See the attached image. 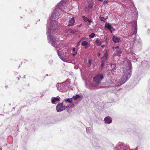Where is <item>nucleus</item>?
<instances>
[{
    "label": "nucleus",
    "instance_id": "nucleus-13",
    "mask_svg": "<svg viewBox=\"0 0 150 150\" xmlns=\"http://www.w3.org/2000/svg\"><path fill=\"white\" fill-rule=\"evenodd\" d=\"M105 27L108 29L111 33L112 32V29H113V27L108 23H105Z\"/></svg>",
    "mask_w": 150,
    "mask_h": 150
},
{
    "label": "nucleus",
    "instance_id": "nucleus-18",
    "mask_svg": "<svg viewBox=\"0 0 150 150\" xmlns=\"http://www.w3.org/2000/svg\"><path fill=\"white\" fill-rule=\"evenodd\" d=\"M95 42L97 46H100L102 44V42L98 39H97L95 40Z\"/></svg>",
    "mask_w": 150,
    "mask_h": 150
},
{
    "label": "nucleus",
    "instance_id": "nucleus-15",
    "mask_svg": "<svg viewBox=\"0 0 150 150\" xmlns=\"http://www.w3.org/2000/svg\"><path fill=\"white\" fill-rule=\"evenodd\" d=\"M75 22V20L74 18H71L69 20L68 25L69 26H72Z\"/></svg>",
    "mask_w": 150,
    "mask_h": 150
},
{
    "label": "nucleus",
    "instance_id": "nucleus-25",
    "mask_svg": "<svg viewBox=\"0 0 150 150\" xmlns=\"http://www.w3.org/2000/svg\"><path fill=\"white\" fill-rule=\"evenodd\" d=\"M82 18L83 21L85 22L88 21V19L85 16H83Z\"/></svg>",
    "mask_w": 150,
    "mask_h": 150
},
{
    "label": "nucleus",
    "instance_id": "nucleus-22",
    "mask_svg": "<svg viewBox=\"0 0 150 150\" xmlns=\"http://www.w3.org/2000/svg\"><path fill=\"white\" fill-rule=\"evenodd\" d=\"M87 1L88 4H90L91 5H93L94 3L93 0H88Z\"/></svg>",
    "mask_w": 150,
    "mask_h": 150
},
{
    "label": "nucleus",
    "instance_id": "nucleus-26",
    "mask_svg": "<svg viewBox=\"0 0 150 150\" xmlns=\"http://www.w3.org/2000/svg\"><path fill=\"white\" fill-rule=\"evenodd\" d=\"M88 7L90 9H91L93 8V5L88 4Z\"/></svg>",
    "mask_w": 150,
    "mask_h": 150
},
{
    "label": "nucleus",
    "instance_id": "nucleus-30",
    "mask_svg": "<svg viewBox=\"0 0 150 150\" xmlns=\"http://www.w3.org/2000/svg\"><path fill=\"white\" fill-rule=\"evenodd\" d=\"M104 20H105V19L103 17H101V18H100V20L101 21H104Z\"/></svg>",
    "mask_w": 150,
    "mask_h": 150
},
{
    "label": "nucleus",
    "instance_id": "nucleus-1",
    "mask_svg": "<svg viewBox=\"0 0 150 150\" xmlns=\"http://www.w3.org/2000/svg\"><path fill=\"white\" fill-rule=\"evenodd\" d=\"M67 1L68 0H62L54 8L53 12L50 16V19L47 21L46 34L48 42L55 47L59 58L64 62H69L67 56L64 55L62 51V48L64 47L62 45L61 46V45L56 46L59 42V39L54 36L51 35L52 34H57L56 30L57 23L54 20L57 19L61 14H63L64 12H68L72 8L71 6L69 8V6L67 7V6H68Z\"/></svg>",
    "mask_w": 150,
    "mask_h": 150
},
{
    "label": "nucleus",
    "instance_id": "nucleus-17",
    "mask_svg": "<svg viewBox=\"0 0 150 150\" xmlns=\"http://www.w3.org/2000/svg\"><path fill=\"white\" fill-rule=\"evenodd\" d=\"M64 100L65 102L71 103L72 101V98H66L64 99Z\"/></svg>",
    "mask_w": 150,
    "mask_h": 150
},
{
    "label": "nucleus",
    "instance_id": "nucleus-9",
    "mask_svg": "<svg viewBox=\"0 0 150 150\" xmlns=\"http://www.w3.org/2000/svg\"><path fill=\"white\" fill-rule=\"evenodd\" d=\"M60 100V98L59 96H57V97H52L51 98V103L52 104H56V102L57 101H59Z\"/></svg>",
    "mask_w": 150,
    "mask_h": 150
},
{
    "label": "nucleus",
    "instance_id": "nucleus-33",
    "mask_svg": "<svg viewBox=\"0 0 150 150\" xmlns=\"http://www.w3.org/2000/svg\"><path fill=\"white\" fill-rule=\"evenodd\" d=\"M100 53H98V57L100 56Z\"/></svg>",
    "mask_w": 150,
    "mask_h": 150
},
{
    "label": "nucleus",
    "instance_id": "nucleus-4",
    "mask_svg": "<svg viewBox=\"0 0 150 150\" xmlns=\"http://www.w3.org/2000/svg\"><path fill=\"white\" fill-rule=\"evenodd\" d=\"M70 85V80L69 79L62 83H58L56 86L57 90L61 92H64L67 91L68 88Z\"/></svg>",
    "mask_w": 150,
    "mask_h": 150
},
{
    "label": "nucleus",
    "instance_id": "nucleus-39",
    "mask_svg": "<svg viewBox=\"0 0 150 150\" xmlns=\"http://www.w3.org/2000/svg\"><path fill=\"white\" fill-rule=\"evenodd\" d=\"M18 80H19V78H18Z\"/></svg>",
    "mask_w": 150,
    "mask_h": 150
},
{
    "label": "nucleus",
    "instance_id": "nucleus-28",
    "mask_svg": "<svg viewBox=\"0 0 150 150\" xmlns=\"http://www.w3.org/2000/svg\"><path fill=\"white\" fill-rule=\"evenodd\" d=\"M84 40V38H82L79 41V42L78 43L77 45H79V43L83 40Z\"/></svg>",
    "mask_w": 150,
    "mask_h": 150
},
{
    "label": "nucleus",
    "instance_id": "nucleus-20",
    "mask_svg": "<svg viewBox=\"0 0 150 150\" xmlns=\"http://www.w3.org/2000/svg\"><path fill=\"white\" fill-rule=\"evenodd\" d=\"M88 43L86 41H83L82 42L81 45L83 46H86L88 45Z\"/></svg>",
    "mask_w": 150,
    "mask_h": 150
},
{
    "label": "nucleus",
    "instance_id": "nucleus-21",
    "mask_svg": "<svg viewBox=\"0 0 150 150\" xmlns=\"http://www.w3.org/2000/svg\"><path fill=\"white\" fill-rule=\"evenodd\" d=\"M80 97V96L78 94V95H76L75 96H73L72 98V99H73L75 100L77 99L78 98H79Z\"/></svg>",
    "mask_w": 150,
    "mask_h": 150
},
{
    "label": "nucleus",
    "instance_id": "nucleus-40",
    "mask_svg": "<svg viewBox=\"0 0 150 150\" xmlns=\"http://www.w3.org/2000/svg\"><path fill=\"white\" fill-rule=\"evenodd\" d=\"M88 12H89V11H88Z\"/></svg>",
    "mask_w": 150,
    "mask_h": 150
},
{
    "label": "nucleus",
    "instance_id": "nucleus-34",
    "mask_svg": "<svg viewBox=\"0 0 150 150\" xmlns=\"http://www.w3.org/2000/svg\"><path fill=\"white\" fill-rule=\"evenodd\" d=\"M105 47V45H102V47Z\"/></svg>",
    "mask_w": 150,
    "mask_h": 150
},
{
    "label": "nucleus",
    "instance_id": "nucleus-11",
    "mask_svg": "<svg viewBox=\"0 0 150 150\" xmlns=\"http://www.w3.org/2000/svg\"><path fill=\"white\" fill-rule=\"evenodd\" d=\"M112 40L114 43H119L120 40V38L117 37L114 35L113 36L112 39Z\"/></svg>",
    "mask_w": 150,
    "mask_h": 150
},
{
    "label": "nucleus",
    "instance_id": "nucleus-29",
    "mask_svg": "<svg viewBox=\"0 0 150 150\" xmlns=\"http://www.w3.org/2000/svg\"><path fill=\"white\" fill-rule=\"evenodd\" d=\"M70 105H68V106H64V108H65V110L66 109V108H69L70 107Z\"/></svg>",
    "mask_w": 150,
    "mask_h": 150
},
{
    "label": "nucleus",
    "instance_id": "nucleus-31",
    "mask_svg": "<svg viewBox=\"0 0 150 150\" xmlns=\"http://www.w3.org/2000/svg\"><path fill=\"white\" fill-rule=\"evenodd\" d=\"M88 21L89 23H91V22H92V21L90 20H89L88 19Z\"/></svg>",
    "mask_w": 150,
    "mask_h": 150
},
{
    "label": "nucleus",
    "instance_id": "nucleus-14",
    "mask_svg": "<svg viewBox=\"0 0 150 150\" xmlns=\"http://www.w3.org/2000/svg\"><path fill=\"white\" fill-rule=\"evenodd\" d=\"M138 57L134 53L132 52L131 53V55L130 58L131 59L134 60V62H135L137 60V59L138 58Z\"/></svg>",
    "mask_w": 150,
    "mask_h": 150
},
{
    "label": "nucleus",
    "instance_id": "nucleus-32",
    "mask_svg": "<svg viewBox=\"0 0 150 150\" xmlns=\"http://www.w3.org/2000/svg\"><path fill=\"white\" fill-rule=\"evenodd\" d=\"M135 13H136V15H138V12L137 11V9H136V11H135Z\"/></svg>",
    "mask_w": 150,
    "mask_h": 150
},
{
    "label": "nucleus",
    "instance_id": "nucleus-12",
    "mask_svg": "<svg viewBox=\"0 0 150 150\" xmlns=\"http://www.w3.org/2000/svg\"><path fill=\"white\" fill-rule=\"evenodd\" d=\"M134 30L133 34L134 35H136L137 33V24L136 21H134V24L133 26V28Z\"/></svg>",
    "mask_w": 150,
    "mask_h": 150
},
{
    "label": "nucleus",
    "instance_id": "nucleus-37",
    "mask_svg": "<svg viewBox=\"0 0 150 150\" xmlns=\"http://www.w3.org/2000/svg\"><path fill=\"white\" fill-rule=\"evenodd\" d=\"M129 36H130V37L129 35H128V38H129Z\"/></svg>",
    "mask_w": 150,
    "mask_h": 150
},
{
    "label": "nucleus",
    "instance_id": "nucleus-38",
    "mask_svg": "<svg viewBox=\"0 0 150 150\" xmlns=\"http://www.w3.org/2000/svg\"><path fill=\"white\" fill-rule=\"evenodd\" d=\"M48 76V74H46V76Z\"/></svg>",
    "mask_w": 150,
    "mask_h": 150
},
{
    "label": "nucleus",
    "instance_id": "nucleus-23",
    "mask_svg": "<svg viewBox=\"0 0 150 150\" xmlns=\"http://www.w3.org/2000/svg\"><path fill=\"white\" fill-rule=\"evenodd\" d=\"M86 131L87 133H89L91 132V129L90 127H87L86 128Z\"/></svg>",
    "mask_w": 150,
    "mask_h": 150
},
{
    "label": "nucleus",
    "instance_id": "nucleus-10",
    "mask_svg": "<svg viewBox=\"0 0 150 150\" xmlns=\"http://www.w3.org/2000/svg\"><path fill=\"white\" fill-rule=\"evenodd\" d=\"M105 123L107 124H110L112 122L111 118L109 116H107L104 119Z\"/></svg>",
    "mask_w": 150,
    "mask_h": 150
},
{
    "label": "nucleus",
    "instance_id": "nucleus-8",
    "mask_svg": "<svg viewBox=\"0 0 150 150\" xmlns=\"http://www.w3.org/2000/svg\"><path fill=\"white\" fill-rule=\"evenodd\" d=\"M63 102L58 103L56 106V110L57 112H60L65 110L64 106L63 105Z\"/></svg>",
    "mask_w": 150,
    "mask_h": 150
},
{
    "label": "nucleus",
    "instance_id": "nucleus-27",
    "mask_svg": "<svg viewBox=\"0 0 150 150\" xmlns=\"http://www.w3.org/2000/svg\"><path fill=\"white\" fill-rule=\"evenodd\" d=\"M88 64H89V66H91V60L90 59H88Z\"/></svg>",
    "mask_w": 150,
    "mask_h": 150
},
{
    "label": "nucleus",
    "instance_id": "nucleus-16",
    "mask_svg": "<svg viewBox=\"0 0 150 150\" xmlns=\"http://www.w3.org/2000/svg\"><path fill=\"white\" fill-rule=\"evenodd\" d=\"M72 51L73 53L72 55L74 57L77 54V51L76 50V48L75 47H73L72 48Z\"/></svg>",
    "mask_w": 150,
    "mask_h": 150
},
{
    "label": "nucleus",
    "instance_id": "nucleus-5",
    "mask_svg": "<svg viewBox=\"0 0 150 150\" xmlns=\"http://www.w3.org/2000/svg\"><path fill=\"white\" fill-rule=\"evenodd\" d=\"M129 149V147L125 144L119 143L117 145L114 150H128ZM131 150H143V149L140 146H138L135 149H132Z\"/></svg>",
    "mask_w": 150,
    "mask_h": 150
},
{
    "label": "nucleus",
    "instance_id": "nucleus-35",
    "mask_svg": "<svg viewBox=\"0 0 150 150\" xmlns=\"http://www.w3.org/2000/svg\"><path fill=\"white\" fill-rule=\"evenodd\" d=\"M99 1H102L103 0H98Z\"/></svg>",
    "mask_w": 150,
    "mask_h": 150
},
{
    "label": "nucleus",
    "instance_id": "nucleus-3",
    "mask_svg": "<svg viewBox=\"0 0 150 150\" xmlns=\"http://www.w3.org/2000/svg\"><path fill=\"white\" fill-rule=\"evenodd\" d=\"M103 78L102 74L97 75L93 78V82L92 84L89 86V88L91 90H93L98 88L97 86L100 83L102 80Z\"/></svg>",
    "mask_w": 150,
    "mask_h": 150
},
{
    "label": "nucleus",
    "instance_id": "nucleus-2",
    "mask_svg": "<svg viewBox=\"0 0 150 150\" xmlns=\"http://www.w3.org/2000/svg\"><path fill=\"white\" fill-rule=\"evenodd\" d=\"M127 69L124 71L123 76L122 77L120 81V84L117 85L116 83L117 82L116 81L114 80L112 81L109 80L106 82V83L110 86H117L121 85L124 84L128 80L130 77L132 72V64L130 62H128L127 63Z\"/></svg>",
    "mask_w": 150,
    "mask_h": 150
},
{
    "label": "nucleus",
    "instance_id": "nucleus-19",
    "mask_svg": "<svg viewBox=\"0 0 150 150\" xmlns=\"http://www.w3.org/2000/svg\"><path fill=\"white\" fill-rule=\"evenodd\" d=\"M111 67L112 68L111 69L113 71H114L116 70V67L115 65L113 64H111Z\"/></svg>",
    "mask_w": 150,
    "mask_h": 150
},
{
    "label": "nucleus",
    "instance_id": "nucleus-24",
    "mask_svg": "<svg viewBox=\"0 0 150 150\" xmlns=\"http://www.w3.org/2000/svg\"><path fill=\"white\" fill-rule=\"evenodd\" d=\"M95 34L94 33H91L89 35V37L91 38H93L94 37Z\"/></svg>",
    "mask_w": 150,
    "mask_h": 150
},
{
    "label": "nucleus",
    "instance_id": "nucleus-36",
    "mask_svg": "<svg viewBox=\"0 0 150 150\" xmlns=\"http://www.w3.org/2000/svg\"><path fill=\"white\" fill-rule=\"evenodd\" d=\"M106 1H104V3H106Z\"/></svg>",
    "mask_w": 150,
    "mask_h": 150
},
{
    "label": "nucleus",
    "instance_id": "nucleus-7",
    "mask_svg": "<svg viewBox=\"0 0 150 150\" xmlns=\"http://www.w3.org/2000/svg\"><path fill=\"white\" fill-rule=\"evenodd\" d=\"M116 49L115 52L113 54L114 57L115 56L120 57L122 54V50L119 48V46H117L115 47Z\"/></svg>",
    "mask_w": 150,
    "mask_h": 150
},
{
    "label": "nucleus",
    "instance_id": "nucleus-6",
    "mask_svg": "<svg viewBox=\"0 0 150 150\" xmlns=\"http://www.w3.org/2000/svg\"><path fill=\"white\" fill-rule=\"evenodd\" d=\"M108 57V52L107 50H106L104 54V56L101 58V64L100 67L101 68L103 67L105 63L107 60Z\"/></svg>",
    "mask_w": 150,
    "mask_h": 150
}]
</instances>
